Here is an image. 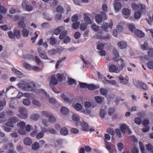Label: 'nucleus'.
<instances>
[{
	"label": "nucleus",
	"instance_id": "f257e3e1",
	"mask_svg": "<svg viewBox=\"0 0 153 153\" xmlns=\"http://www.w3.org/2000/svg\"><path fill=\"white\" fill-rule=\"evenodd\" d=\"M134 85L137 88H140L144 90H147L148 87L146 84L142 81L138 80L133 82Z\"/></svg>",
	"mask_w": 153,
	"mask_h": 153
},
{
	"label": "nucleus",
	"instance_id": "f03ea898",
	"mask_svg": "<svg viewBox=\"0 0 153 153\" xmlns=\"http://www.w3.org/2000/svg\"><path fill=\"white\" fill-rule=\"evenodd\" d=\"M131 6L133 10H139L141 11H143L146 9L145 5L143 4H137L133 3L131 4Z\"/></svg>",
	"mask_w": 153,
	"mask_h": 153
},
{
	"label": "nucleus",
	"instance_id": "7ed1b4c3",
	"mask_svg": "<svg viewBox=\"0 0 153 153\" xmlns=\"http://www.w3.org/2000/svg\"><path fill=\"white\" fill-rule=\"evenodd\" d=\"M101 13L102 16L100 14H97L95 17L96 21L98 24L102 22L103 18L104 19L107 18V16L105 13L102 12Z\"/></svg>",
	"mask_w": 153,
	"mask_h": 153
},
{
	"label": "nucleus",
	"instance_id": "20e7f679",
	"mask_svg": "<svg viewBox=\"0 0 153 153\" xmlns=\"http://www.w3.org/2000/svg\"><path fill=\"white\" fill-rule=\"evenodd\" d=\"M9 37L10 39H14L15 37L19 39L20 36V32L19 30H15L14 31L13 33L11 31L8 32Z\"/></svg>",
	"mask_w": 153,
	"mask_h": 153
},
{
	"label": "nucleus",
	"instance_id": "39448f33",
	"mask_svg": "<svg viewBox=\"0 0 153 153\" xmlns=\"http://www.w3.org/2000/svg\"><path fill=\"white\" fill-rule=\"evenodd\" d=\"M20 114L18 116L20 119H26L27 117V111L25 108L19 109Z\"/></svg>",
	"mask_w": 153,
	"mask_h": 153
},
{
	"label": "nucleus",
	"instance_id": "423d86ee",
	"mask_svg": "<svg viewBox=\"0 0 153 153\" xmlns=\"http://www.w3.org/2000/svg\"><path fill=\"white\" fill-rule=\"evenodd\" d=\"M147 53V55L144 56V58L148 61L153 59V48H149Z\"/></svg>",
	"mask_w": 153,
	"mask_h": 153
},
{
	"label": "nucleus",
	"instance_id": "0eeeda50",
	"mask_svg": "<svg viewBox=\"0 0 153 153\" xmlns=\"http://www.w3.org/2000/svg\"><path fill=\"white\" fill-rule=\"evenodd\" d=\"M110 20L111 22L109 24L108 23H105L101 27V28L102 30H104L105 31L108 32V30L109 28H110V29H111L112 28L113 26L112 20L111 19Z\"/></svg>",
	"mask_w": 153,
	"mask_h": 153
},
{
	"label": "nucleus",
	"instance_id": "6e6552de",
	"mask_svg": "<svg viewBox=\"0 0 153 153\" xmlns=\"http://www.w3.org/2000/svg\"><path fill=\"white\" fill-rule=\"evenodd\" d=\"M120 129L122 133H125L126 131L128 130L129 133L131 132V130L129 129L128 126L126 125V124H120Z\"/></svg>",
	"mask_w": 153,
	"mask_h": 153
},
{
	"label": "nucleus",
	"instance_id": "1a4fd4ad",
	"mask_svg": "<svg viewBox=\"0 0 153 153\" xmlns=\"http://www.w3.org/2000/svg\"><path fill=\"white\" fill-rule=\"evenodd\" d=\"M119 0H114V6L116 12H119L122 7V5L119 1Z\"/></svg>",
	"mask_w": 153,
	"mask_h": 153
},
{
	"label": "nucleus",
	"instance_id": "9d476101",
	"mask_svg": "<svg viewBox=\"0 0 153 153\" xmlns=\"http://www.w3.org/2000/svg\"><path fill=\"white\" fill-rule=\"evenodd\" d=\"M118 78L120 81V83H123L124 85H126L128 84L129 78L127 76H126L125 78L123 76L120 75L118 77Z\"/></svg>",
	"mask_w": 153,
	"mask_h": 153
},
{
	"label": "nucleus",
	"instance_id": "9b49d317",
	"mask_svg": "<svg viewBox=\"0 0 153 153\" xmlns=\"http://www.w3.org/2000/svg\"><path fill=\"white\" fill-rule=\"evenodd\" d=\"M22 7L24 9L28 11H31L33 10V7L30 5H28L26 2L23 1L22 5Z\"/></svg>",
	"mask_w": 153,
	"mask_h": 153
},
{
	"label": "nucleus",
	"instance_id": "f8f14e48",
	"mask_svg": "<svg viewBox=\"0 0 153 153\" xmlns=\"http://www.w3.org/2000/svg\"><path fill=\"white\" fill-rule=\"evenodd\" d=\"M134 34L135 36L140 38H143L145 36L144 33L138 29L134 31Z\"/></svg>",
	"mask_w": 153,
	"mask_h": 153
},
{
	"label": "nucleus",
	"instance_id": "ddd939ff",
	"mask_svg": "<svg viewBox=\"0 0 153 153\" xmlns=\"http://www.w3.org/2000/svg\"><path fill=\"white\" fill-rule=\"evenodd\" d=\"M97 38L100 39H109L110 36L108 34L106 36H104L102 35L100 33L97 34L96 36Z\"/></svg>",
	"mask_w": 153,
	"mask_h": 153
},
{
	"label": "nucleus",
	"instance_id": "4468645a",
	"mask_svg": "<svg viewBox=\"0 0 153 153\" xmlns=\"http://www.w3.org/2000/svg\"><path fill=\"white\" fill-rule=\"evenodd\" d=\"M109 71L110 72L113 73L115 72L117 73H119L120 71V70L117 68L114 65H111L109 67Z\"/></svg>",
	"mask_w": 153,
	"mask_h": 153
},
{
	"label": "nucleus",
	"instance_id": "2eb2a0df",
	"mask_svg": "<svg viewBox=\"0 0 153 153\" xmlns=\"http://www.w3.org/2000/svg\"><path fill=\"white\" fill-rule=\"evenodd\" d=\"M113 53L114 56L113 60L117 62L118 61V58L119 57V53L118 51L115 49H114L113 51Z\"/></svg>",
	"mask_w": 153,
	"mask_h": 153
},
{
	"label": "nucleus",
	"instance_id": "dca6fc26",
	"mask_svg": "<svg viewBox=\"0 0 153 153\" xmlns=\"http://www.w3.org/2000/svg\"><path fill=\"white\" fill-rule=\"evenodd\" d=\"M64 28V27L63 26H59L53 31V33L56 35H59Z\"/></svg>",
	"mask_w": 153,
	"mask_h": 153
},
{
	"label": "nucleus",
	"instance_id": "f3484780",
	"mask_svg": "<svg viewBox=\"0 0 153 153\" xmlns=\"http://www.w3.org/2000/svg\"><path fill=\"white\" fill-rule=\"evenodd\" d=\"M54 75H52L51 76V80L50 82V84L53 85H55L57 84L58 81L56 78L54 77Z\"/></svg>",
	"mask_w": 153,
	"mask_h": 153
},
{
	"label": "nucleus",
	"instance_id": "a211bd4d",
	"mask_svg": "<svg viewBox=\"0 0 153 153\" xmlns=\"http://www.w3.org/2000/svg\"><path fill=\"white\" fill-rule=\"evenodd\" d=\"M117 45L119 48L121 49L125 48L127 45V44L125 42L121 41L117 43Z\"/></svg>",
	"mask_w": 153,
	"mask_h": 153
},
{
	"label": "nucleus",
	"instance_id": "6ab92c4d",
	"mask_svg": "<svg viewBox=\"0 0 153 153\" xmlns=\"http://www.w3.org/2000/svg\"><path fill=\"white\" fill-rule=\"evenodd\" d=\"M22 21H20L18 23L19 26L21 28H24L26 27V25L23 21L25 18L24 17H22Z\"/></svg>",
	"mask_w": 153,
	"mask_h": 153
},
{
	"label": "nucleus",
	"instance_id": "aec40b11",
	"mask_svg": "<svg viewBox=\"0 0 153 153\" xmlns=\"http://www.w3.org/2000/svg\"><path fill=\"white\" fill-rule=\"evenodd\" d=\"M47 40L49 41L51 45H55L57 42V40L55 38L52 37L48 39Z\"/></svg>",
	"mask_w": 153,
	"mask_h": 153
},
{
	"label": "nucleus",
	"instance_id": "412c9836",
	"mask_svg": "<svg viewBox=\"0 0 153 153\" xmlns=\"http://www.w3.org/2000/svg\"><path fill=\"white\" fill-rule=\"evenodd\" d=\"M61 112L62 114L65 115L68 113L69 110L66 107L63 106L61 108Z\"/></svg>",
	"mask_w": 153,
	"mask_h": 153
},
{
	"label": "nucleus",
	"instance_id": "4be33fe9",
	"mask_svg": "<svg viewBox=\"0 0 153 153\" xmlns=\"http://www.w3.org/2000/svg\"><path fill=\"white\" fill-rule=\"evenodd\" d=\"M24 143L27 145H30L32 143L31 140L29 137L25 138L24 140Z\"/></svg>",
	"mask_w": 153,
	"mask_h": 153
},
{
	"label": "nucleus",
	"instance_id": "5701e85b",
	"mask_svg": "<svg viewBox=\"0 0 153 153\" xmlns=\"http://www.w3.org/2000/svg\"><path fill=\"white\" fill-rule=\"evenodd\" d=\"M60 133L61 134L66 135L68 133V130L66 127L62 128L60 129Z\"/></svg>",
	"mask_w": 153,
	"mask_h": 153
},
{
	"label": "nucleus",
	"instance_id": "b1692460",
	"mask_svg": "<svg viewBox=\"0 0 153 153\" xmlns=\"http://www.w3.org/2000/svg\"><path fill=\"white\" fill-rule=\"evenodd\" d=\"M43 16L45 19L48 21H50L52 19V16L46 13H44Z\"/></svg>",
	"mask_w": 153,
	"mask_h": 153
},
{
	"label": "nucleus",
	"instance_id": "393cba45",
	"mask_svg": "<svg viewBox=\"0 0 153 153\" xmlns=\"http://www.w3.org/2000/svg\"><path fill=\"white\" fill-rule=\"evenodd\" d=\"M81 125L82 130L84 131H88V125L85 122H83L82 123Z\"/></svg>",
	"mask_w": 153,
	"mask_h": 153
},
{
	"label": "nucleus",
	"instance_id": "a878e982",
	"mask_svg": "<svg viewBox=\"0 0 153 153\" xmlns=\"http://www.w3.org/2000/svg\"><path fill=\"white\" fill-rule=\"evenodd\" d=\"M31 147L32 149L33 150L38 149L39 147V143L38 142H35L32 144Z\"/></svg>",
	"mask_w": 153,
	"mask_h": 153
},
{
	"label": "nucleus",
	"instance_id": "bb28decb",
	"mask_svg": "<svg viewBox=\"0 0 153 153\" xmlns=\"http://www.w3.org/2000/svg\"><path fill=\"white\" fill-rule=\"evenodd\" d=\"M84 20L87 24H91V20L87 14H85L84 16Z\"/></svg>",
	"mask_w": 153,
	"mask_h": 153
},
{
	"label": "nucleus",
	"instance_id": "cd10ccee",
	"mask_svg": "<svg viewBox=\"0 0 153 153\" xmlns=\"http://www.w3.org/2000/svg\"><path fill=\"white\" fill-rule=\"evenodd\" d=\"M11 70L13 73H14L17 75L22 76V72L15 68H12Z\"/></svg>",
	"mask_w": 153,
	"mask_h": 153
},
{
	"label": "nucleus",
	"instance_id": "c85d7f7f",
	"mask_svg": "<svg viewBox=\"0 0 153 153\" xmlns=\"http://www.w3.org/2000/svg\"><path fill=\"white\" fill-rule=\"evenodd\" d=\"M56 11L57 12L60 13H63L64 12L63 8L61 6L58 5L56 8Z\"/></svg>",
	"mask_w": 153,
	"mask_h": 153
},
{
	"label": "nucleus",
	"instance_id": "c756f323",
	"mask_svg": "<svg viewBox=\"0 0 153 153\" xmlns=\"http://www.w3.org/2000/svg\"><path fill=\"white\" fill-rule=\"evenodd\" d=\"M72 118L73 120L75 122H78L79 120V116L76 114H73Z\"/></svg>",
	"mask_w": 153,
	"mask_h": 153
},
{
	"label": "nucleus",
	"instance_id": "7c9ffc66",
	"mask_svg": "<svg viewBox=\"0 0 153 153\" xmlns=\"http://www.w3.org/2000/svg\"><path fill=\"white\" fill-rule=\"evenodd\" d=\"M67 31L66 30H63L59 36L60 39H62L66 35Z\"/></svg>",
	"mask_w": 153,
	"mask_h": 153
},
{
	"label": "nucleus",
	"instance_id": "2f4dec72",
	"mask_svg": "<svg viewBox=\"0 0 153 153\" xmlns=\"http://www.w3.org/2000/svg\"><path fill=\"white\" fill-rule=\"evenodd\" d=\"M23 36L27 37L28 36L29 34V31L26 29H23L22 31Z\"/></svg>",
	"mask_w": 153,
	"mask_h": 153
},
{
	"label": "nucleus",
	"instance_id": "473e14b6",
	"mask_svg": "<svg viewBox=\"0 0 153 153\" xmlns=\"http://www.w3.org/2000/svg\"><path fill=\"white\" fill-rule=\"evenodd\" d=\"M22 65L24 68L27 70H31L32 69V67L30 65L27 63H23Z\"/></svg>",
	"mask_w": 153,
	"mask_h": 153
},
{
	"label": "nucleus",
	"instance_id": "72a5a7b5",
	"mask_svg": "<svg viewBox=\"0 0 153 153\" xmlns=\"http://www.w3.org/2000/svg\"><path fill=\"white\" fill-rule=\"evenodd\" d=\"M87 24L86 23H81L80 25V28L82 30H85L87 27Z\"/></svg>",
	"mask_w": 153,
	"mask_h": 153
},
{
	"label": "nucleus",
	"instance_id": "f704fd0d",
	"mask_svg": "<svg viewBox=\"0 0 153 153\" xmlns=\"http://www.w3.org/2000/svg\"><path fill=\"white\" fill-rule=\"evenodd\" d=\"M120 60L121 62V64L119 66V68L120 70H122L126 67V64L124 62L123 59H121Z\"/></svg>",
	"mask_w": 153,
	"mask_h": 153
},
{
	"label": "nucleus",
	"instance_id": "c9c22d12",
	"mask_svg": "<svg viewBox=\"0 0 153 153\" xmlns=\"http://www.w3.org/2000/svg\"><path fill=\"white\" fill-rule=\"evenodd\" d=\"M75 109L77 111H80L82 109V106L81 104L77 103L74 105Z\"/></svg>",
	"mask_w": 153,
	"mask_h": 153
},
{
	"label": "nucleus",
	"instance_id": "e433bc0d",
	"mask_svg": "<svg viewBox=\"0 0 153 153\" xmlns=\"http://www.w3.org/2000/svg\"><path fill=\"white\" fill-rule=\"evenodd\" d=\"M80 25V22H79L73 23L72 25V27L74 29H77Z\"/></svg>",
	"mask_w": 153,
	"mask_h": 153
},
{
	"label": "nucleus",
	"instance_id": "4c0bfd02",
	"mask_svg": "<svg viewBox=\"0 0 153 153\" xmlns=\"http://www.w3.org/2000/svg\"><path fill=\"white\" fill-rule=\"evenodd\" d=\"M128 27L129 30L132 32L134 31L135 29V27L134 25L131 24L128 25Z\"/></svg>",
	"mask_w": 153,
	"mask_h": 153
},
{
	"label": "nucleus",
	"instance_id": "58836bf2",
	"mask_svg": "<svg viewBox=\"0 0 153 153\" xmlns=\"http://www.w3.org/2000/svg\"><path fill=\"white\" fill-rule=\"evenodd\" d=\"M146 146L147 150L152 152H153V146L151 144L148 143L146 145Z\"/></svg>",
	"mask_w": 153,
	"mask_h": 153
},
{
	"label": "nucleus",
	"instance_id": "ea45409f",
	"mask_svg": "<svg viewBox=\"0 0 153 153\" xmlns=\"http://www.w3.org/2000/svg\"><path fill=\"white\" fill-rule=\"evenodd\" d=\"M130 13V10L128 8H124L123 10V13L124 15H128Z\"/></svg>",
	"mask_w": 153,
	"mask_h": 153
},
{
	"label": "nucleus",
	"instance_id": "a19ab883",
	"mask_svg": "<svg viewBox=\"0 0 153 153\" xmlns=\"http://www.w3.org/2000/svg\"><path fill=\"white\" fill-rule=\"evenodd\" d=\"M141 16V13L138 11H136L134 12V16L136 19H139Z\"/></svg>",
	"mask_w": 153,
	"mask_h": 153
},
{
	"label": "nucleus",
	"instance_id": "79ce46f5",
	"mask_svg": "<svg viewBox=\"0 0 153 153\" xmlns=\"http://www.w3.org/2000/svg\"><path fill=\"white\" fill-rule=\"evenodd\" d=\"M39 117V116L37 114H35L31 115L30 117V118L31 120H37Z\"/></svg>",
	"mask_w": 153,
	"mask_h": 153
},
{
	"label": "nucleus",
	"instance_id": "37998d69",
	"mask_svg": "<svg viewBox=\"0 0 153 153\" xmlns=\"http://www.w3.org/2000/svg\"><path fill=\"white\" fill-rule=\"evenodd\" d=\"M58 52L57 50L56 49H52L49 50L48 52V53L50 55H55Z\"/></svg>",
	"mask_w": 153,
	"mask_h": 153
},
{
	"label": "nucleus",
	"instance_id": "c03bdc74",
	"mask_svg": "<svg viewBox=\"0 0 153 153\" xmlns=\"http://www.w3.org/2000/svg\"><path fill=\"white\" fill-rule=\"evenodd\" d=\"M23 103L25 105L27 106L30 104L31 102L29 99H26L23 100Z\"/></svg>",
	"mask_w": 153,
	"mask_h": 153
},
{
	"label": "nucleus",
	"instance_id": "a18cd8bd",
	"mask_svg": "<svg viewBox=\"0 0 153 153\" xmlns=\"http://www.w3.org/2000/svg\"><path fill=\"white\" fill-rule=\"evenodd\" d=\"M106 131L108 133L111 135H114L115 133L114 130L112 128H107Z\"/></svg>",
	"mask_w": 153,
	"mask_h": 153
},
{
	"label": "nucleus",
	"instance_id": "49530a36",
	"mask_svg": "<svg viewBox=\"0 0 153 153\" xmlns=\"http://www.w3.org/2000/svg\"><path fill=\"white\" fill-rule=\"evenodd\" d=\"M141 47L142 49L144 50H147L149 48L148 43L146 42H145L143 45H141Z\"/></svg>",
	"mask_w": 153,
	"mask_h": 153
},
{
	"label": "nucleus",
	"instance_id": "de8ad7c7",
	"mask_svg": "<svg viewBox=\"0 0 153 153\" xmlns=\"http://www.w3.org/2000/svg\"><path fill=\"white\" fill-rule=\"evenodd\" d=\"M18 119L16 117H11L10 119V121H11L13 123H16L18 121Z\"/></svg>",
	"mask_w": 153,
	"mask_h": 153
},
{
	"label": "nucleus",
	"instance_id": "09e8293b",
	"mask_svg": "<svg viewBox=\"0 0 153 153\" xmlns=\"http://www.w3.org/2000/svg\"><path fill=\"white\" fill-rule=\"evenodd\" d=\"M7 12L6 9L3 6L0 5V13L1 14H5Z\"/></svg>",
	"mask_w": 153,
	"mask_h": 153
},
{
	"label": "nucleus",
	"instance_id": "8fccbe9b",
	"mask_svg": "<svg viewBox=\"0 0 153 153\" xmlns=\"http://www.w3.org/2000/svg\"><path fill=\"white\" fill-rule=\"evenodd\" d=\"M115 132L116 135L119 138H121L122 137L120 130L118 128H117L115 129Z\"/></svg>",
	"mask_w": 153,
	"mask_h": 153
},
{
	"label": "nucleus",
	"instance_id": "3c124183",
	"mask_svg": "<svg viewBox=\"0 0 153 153\" xmlns=\"http://www.w3.org/2000/svg\"><path fill=\"white\" fill-rule=\"evenodd\" d=\"M95 100L96 102L99 103H101L102 101V98L99 96H96L95 97Z\"/></svg>",
	"mask_w": 153,
	"mask_h": 153
},
{
	"label": "nucleus",
	"instance_id": "603ef678",
	"mask_svg": "<svg viewBox=\"0 0 153 153\" xmlns=\"http://www.w3.org/2000/svg\"><path fill=\"white\" fill-rule=\"evenodd\" d=\"M42 114L46 117H49L51 115V114L45 111H43L42 112Z\"/></svg>",
	"mask_w": 153,
	"mask_h": 153
},
{
	"label": "nucleus",
	"instance_id": "864d4df0",
	"mask_svg": "<svg viewBox=\"0 0 153 153\" xmlns=\"http://www.w3.org/2000/svg\"><path fill=\"white\" fill-rule=\"evenodd\" d=\"M30 90L33 91L34 88L36 87L35 84L32 82H29Z\"/></svg>",
	"mask_w": 153,
	"mask_h": 153
},
{
	"label": "nucleus",
	"instance_id": "5fc2aeb1",
	"mask_svg": "<svg viewBox=\"0 0 153 153\" xmlns=\"http://www.w3.org/2000/svg\"><path fill=\"white\" fill-rule=\"evenodd\" d=\"M39 56L42 59H48L47 55L44 53V52L42 53H41L39 54Z\"/></svg>",
	"mask_w": 153,
	"mask_h": 153
},
{
	"label": "nucleus",
	"instance_id": "6e6d98bb",
	"mask_svg": "<svg viewBox=\"0 0 153 153\" xmlns=\"http://www.w3.org/2000/svg\"><path fill=\"white\" fill-rule=\"evenodd\" d=\"M101 94L103 95H105L107 93V90L104 88H101L100 90Z\"/></svg>",
	"mask_w": 153,
	"mask_h": 153
},
{
	"label": "nucleus",
	"instance_id": "4d7b16f0",
	"mask_svg": "<svg viewBox=\"0 0 153 153\" xmlns=\"http://www.w3.org/2000/svg\"><path fill=\"white\" fill-rule=\"evenodd\" d=\"M68 83L69 85H71L76 83V81L74 79L70 78L68 79Z\"/></svg>",
	"mask_w": 153,
	"mask_h": 153
},
{
	"label": "nucleus",
	"instance_id": "13d9d810",
	"mask_svg": "<svg viewBox=\"0 0 153 153\" xmlns=\"http://www.w3.org/2000/svg\"><path fill=\"white\" fill-rule=\"evenodd\" d=\"M57 77V80L59 82H61L63 80V76L59 74H56Z\"/></svg>",
	"mask_w": 153,
	"mask_h": 153
},
{
	"label": "nucleus",
	"instance_id": "bf43d9fd",
	"mask_svg": "<svg viewBox=\"0 0 153 153\" xmlns=\"http://www.w3.org/2000/svg\"><path fill=\"white\" fill-rule=\"evenodd\" d=\"M135 123L138 124H140L142 122L141 119L139 117H136L134 119Z\"/></svg>",
	"mask_w": 153,
	"mask_h": 153
},
{
	"label": "nucleus",
	"instance_id": "052dcab7",
	"mask_svg": "<svg viewBox=\"0 0 153 153\" xmlns=\"http://www.w3.org/2000/svg\"><path fill=\"white\" fill-rule=\"evenodd\" d=\"M87 88L91 90H93L95 89L96 88V86L93 85H88Z\"/></svg>",
	"mask_w": 153,
	"mask_h": 153
},
{
	"label": "nucleus",
	"instance_id": "680f3d73",
	"mask_svg": "<svg viewBox=\"0 0 153 153\" xmlns=\"http://www.w3.org/2000/svg\"><path fill=\"white\" fill-rule=\"evenodd\" d=\"M33 103L34 105L38 107H40L41 106V104L40 102L36 100H33Z\"/></svg>",
	"mask_w": 153,
	"mask_h": 153
},
{
	"label": "nucleus",
	"instance_id": "e2e57ef3",
	"mask_svg": "<svg viewBox=\"0 0 153 153\" xmlns=\"http://www.w3.org/2000/svg\"><path fill=\"white\" fill-rule=\"evenodd\" d=\"M34 60L35 62L38 64H39L42 63V62L38 56H35Z\"/></svg>",
	"mask_w": 153,
	"mask_h": 153
},
{
	"label": "nucleus",
	"instance_id": "0e129e2a",
	"mask_svg": "<svg viewBox=\"0 0 153 153\" xmlns=\"http://www.w3.org/2000/svg\"><path fill=\"white\" fill-rule=\"evenodd\" d=\"M104 44L102 43L98 44L97 45V48L98 50H102L104 48Z\"/></svg>",
	"mask_w": 153,
	"mask_h": 153
},
{
	"label": "nucleus",
	"instance_id": "69168bd1",
	"mask_svg": "<svg viewBox=\"0 0 153 153\" xmlns=\"http://www.w3.org/2000/svg\"><path fill=\"white\" fill-rule=\"evenodd\" d=\"M147 65L148 68L152 69L153 68V62L149 61L148 62Z\"/></svg>",
	"mask_w": 153,
	"mask_h": 153
},
{
	"label": "nucleus",
	"instance_id": "338daca9",
	"mask_svg": "<svg viewBox=\"0 0 153 153\" xmlns=\"http://www.w3.org/2000/svg\"><path fill=\"white\" fill-rule=\"evenodd\" d=\"M44 136L43 133L40 132L37 134L36 135V138L37 139H39L43 137Z\"/></svg>",
	"mask_w": 153,
	"mask_h": 153
},
{
	"label": "nucleus",
	"instance_id": "774afa93",
	"mask_svg": "<svg viewBox=\"0 0 153 153\" xmlns=\"http://www.w3.org/2000/svg\"><path fill=\"white\" fill-rule=\"evenodd\" d=\"M49 121L50 122L54 123L56 121V118L51 114L49 117Z\"/></svg>",
	"mask_w": 153,
	"mask_h": 153
}]
</instances>
